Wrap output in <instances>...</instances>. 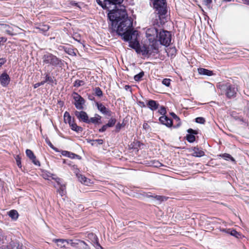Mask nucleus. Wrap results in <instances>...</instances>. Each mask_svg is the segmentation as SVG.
<instances>
[{"instance_id":"1","label":"nucleus","mask_w":249,"mask_h":249,"mask_svg":"<svg viewBox=\"0 0 249 249\" xmlns=\"http://www.w3.org/2000/svg\"><path fill=\"white\" fill-rule=\"evenodd\" d=\"M108 18L110 23H109L113 30H115L118 34L123 36L125 41H129L135 36L136 31L132 27V20L129 18L126 10L123 9L110 10L108 14Z\"/></svg>"},{"instance_id":"2","label":"nucleus","mask_w":249,"mask_h":249,"mask_svg":"<svg viewBox=\"0 0 249 249\" xmlns=\"http://www.w3.org/2000/svg\"><path fill=\"white\" fill-rule=\"evenodd\" d=\"M159 33L158 29L155 27L147 28L145 31L146 37L150 42L153 43L151 47L155 51L159 49L158 46L156 45Z\"/></svg>"},{"instance_id":"3","label":"nucleus","mask_w":249,"mask_h":249,"mask_svg":"<svg viewBox=\"0 0 249 249\" xmlns=\"http://www.w3.org/2000/svg\"><path fill=\"white\" fill-rule=\"evenodd\" d=\"M44 64H49L53 67H61L62 60L52 53H48L42 57Z\"/></svg>"},{"instance_id":"4","label":"nucleus","mask_w":249,"mask_h":249,"mask_svg":"<svg viewBox=\"0 0 249 249\" xmlns=\"http://www.w3.org/2000/svg\"><path fill=\"white\" fill-rule=\"evenodd\" d=\"M157 41L160 42L161 45L167 47L170 45L171 42V35L168 31H160L158 35Z\"/></svg>"},{"instance_id":"5","label":"nucleus","mask_w":249,"mask_h":249,"mask_svg":"<svg viewBox=\"0 0 249 249\" xmlns=\"http://www.w3.org/2000/svg\"><path fill=\"white\" fill-rule=\"evenodd\" d=\"M153 4L160 16H163L166 14V4L165 0H154Z\"/></svg>"},{"instance_id":"6","label":"nucleus","mask_w":249,"mask_h":249,"mask_svg":"<svg viewBox=\"0 0 249 249\" xmlns=\"http://www.w3.org/2000/svg\"><path fill=\"white\" fill-rule=\"evenodd\" d=\"M221 89L225 91V94L228 98L234 97L236 94V89L234 86L229 83L223 84L220 85Z\"/></svg>"},{"instance_id":"7","label":"nucleus","mask_w":249,"mask_h":249,"mask_svg":"<svg viewBox=\"0 0 249 249\" xmlns=\"http://www.w3.org/2000/svg\"><path fill=\"white\" fill-rule=\"evenodd\" d=\"M72 96L74 100L73 103L75 107L79 110H83L84 109V105L85 103L84 99L77 93L74 92Z\"/></svg>"},{"instance_id":"8","label":"nucleus","mask_w":249,"mask_h":249,"mask_svg":"<svg viewBox=\"0 0 249 249\" xmlns=\"http://www.w3.org/2000/svg\"><path fill=\"white\" fill-rule=\"evenodd\" d=\"M81 240L79 239H59L58 240V242H62V243H64L66 242L68 244H70L72 247L80 249V246L81 244Z\"/></svg>"},{"instance_id":"9","label":"nucleus","mask_w":249,"mask_h":249,"mask_svg":"<svg viewBox=\"0 0 249 249\" xmlns=\"http://www.w3.org/2000/svg\"><path fill=\"white\" fill-rule=\"evenodd\" d=\"M74 114L79 121H82L87 124H89V118L86 112L83 111H75Z\"/></svg>"},{"instance_id":"10","label":"nucleus","mask_w":249,"mask_h":249,"mask_svg":"<svg viewBox=\"0 0 249 249\" xmlns=\"http://www.w3.org/2000/svg\"><path fill=\"white\" fill-rule=\"evenodd\" d=\"M95 105L97 109L102 114L108 116H110L111 115V111L103 105V104L97 102L95 103Z\"/></svg>"},{"instance_id":"11","label":"nucleus","mask_w":249,"mask_h":249,"mask_svg":"<svg viewBox=\"0 0 249 249\" xmlns=\"http://www.w3.org/2000/svg\"><path fill=\"white\" fill-rule=\"evenodd\" d=\"M0 82L2 87H5L9 85L10 78L6 72H3L0 75Z\"/></svg>"},{"instance_id":"12","label":"nucleus","mask_w":249,"mask_h":249,"mask_svg":"<svg viewBox=\"0 0 249 249\" xmlns=\"http://www.w3.org/2000/svg\"><path fill=\"white\" fill-rule=\"evenodd\" d=\"M87 237L89 239L91 240V243L93 245H96L97 247L96 248L97 249H104L99 244L97 237L95 234L89 233L88 234Z\"/></svg>"},{"instance_id":"13","label":"nucleus","mask_w":249,"mask_h":249,"mask_svg":"<svg viewBox=\"0 0 249 249\" xmlns=\"http://www.w3.org/2000/svg\"><path fill=\"white\" fill-rule=\"evenodd\" d=\"M138 33L137 32L135 33V36H133L132 38L129 41V46L134 49H135L136 51L138 50L139 47H140V44L139 41L137 40V37Z\"/></svg>"},{"instance_id":"14","label":"nucleus","mask_w":249,"mask_h":249,"mask_svg":"<svg viewBox=\"0 0 249 249\" xmlns=\"http://www.w3.org/2000/svg\"><path fill=\"white\" fill-rule=\"evenodd\" d=\"M136 52L138 53H141L143 56H149L152 53V52L150 51L149 47L143 45L139 47L138 50H136Z\"/></svg>"},{"instance_id":"15","label":"nucleus","mask_w":249,"mask_h":249,"mask_svg":"<svg viewBox=\"0 0 249 249\" xmlns=\"http://www.w3.org/2000/svg\"><path fill=\"white\" fill-rule=\"evenodd\" d=\"M26 154L27 156L32 160V161L33 162V163L37 166H40V162L39 161L36 160V157L32 152L30 149H27L26 150Z\"/></svg>"},{"instance_id":"16","label":"nucleus","mask_w":249,"mask_h":249,"mask_svg":"<svg viewBox=\"0 0 249 249\" xmlns=\"http://www.w3.org/2000/svg\"><path fill=\"white\" fill-rule=\"evenodd\" d=\"M76 176L78 179V180L86 185H89L91 183L90 180L87 178L85 176L80 174L79 173L76 172Z\"/></svg>"},{"instance_id":"17","label":"nucleus","mask_w":249,"mask_h":249,"mask_svg":"<svg viewBox=\"0 0 249 249\" xmlns=\"http://www.w3.org/2000/svg\"><path fill=\"white\" fill-rule=\"evenodd\" d=\"M159 121L162 124L167 127H171L173 124L172 120L168 118L166 116H162L160 117Z\"/></svg>"},{"instance_id":"18","label":"nucleus","mask_w":249,"mask_h":249,"mask_svg":"<svg viewBox=\"0 0 249 249\" xmlns=\"http://www.w3.org/2000/svg\"><path fill=\"white\" fill-rule=\"evenodd\" d=\"M187 132L190 134L187 135L186 136L187 140L189 142H193L196 140L195 136L193 134H196V131L191 128H190L187 130Z\"/></svg>"},{"instance_id":"19","label":"nucleus","mask_w":249,"mask_h":249,"mask_svg":"<svg viewBox=\"0 0 249 249\" xmlns=\"http://www.w3.org/2000/svg\"><path fill=\"white\" fill-rule=\"evenodd\" d=\"M147 106L150 110L155 111L159 108L160 105L155 100H149L147 103Z\"/></svg>"},{"instance_id":"20","label":"nucleus","mask_w":249,"mask_h":249,"mask_svg":"<svg viewBox=\"0 0 249 249\" xmlns=\"http://www.w3.org/2000/svg\"><path fill=\"white\" fill-rule=\"evenodd\" d=\"M192 151H193L192 155L196 157H201L205 155L204 152L197 147H194Z\"/></svg>"},{"instance_id":"21","label":"nucleus","mask_w":249,"mask_h":249,"mask_svg":"<svg viewBox=\"0 0 249 249\" xmlns=\"http://www.w3.org/2000/svg\"><path fill=\"white\" fill-rule=\"evenodd\" d=\"M44 75H45V80L43 81L44 82V84L48 83L51 85H53V83H54L55 85L56 84V80L54 79L53 77L51 76L49 73H45Z\"/></svg>"},{"instance_id":"22","label":"nucleus","mask_w":249,"mask_h":249,"mask_svg":"<svg viewBox=\"0 0 249 249\" xmlns=\"http://www.w3.org/2000/svg\"><path fill=\"white\" fill-rule=\"evenodd\" d=\"M197 71L200 75L212 76L213 74V71L202 68H198Z\"/></svg>"},{"instance_id":"23","label":"nucleus","mask_w":249,"mask_h":249,"mask_svg":"<svg viewBox=\"0 0 249 249\" xmlns=\"http://www.w3.org/2000/svg\"><path fill=\"white\" fill-rule=\"evenodd\" d=\"M102 117L98 114H95L94 117L89 119V124L91 123L94 124H101V119Z\"/></svg>"},{"instance_id":"24","label":"nucleus","mask_w":249,"mask_h":249,"mask_svg":"<svg viewBox=\"0 0 249 249\" xmlns=\"http://www.w3.org/2000/svg\"><path fill=\"white\" fill-rule=\"evenodd\" d=\"M2 29L4 30V31L10 36H14L15 34L13 33V29L12 27H10L7 24H2L1 25Z\"/></svg>"},{"instance_id":"25","label":"nucleus","mask_w":249,"mask_h":249,"mask_svg":"<svg viewBox=\"0 0 249 249\" xmlns=\"http://www.w3.org/2000/svg\"><path fill=\"white\" fill-rule=\"evenodd\" d=\"M222 231H225L229 234H230L231 235H232L236 237H238V236L240 235L239 233L237 231H236L234 230H232V229H229L227 230L224 229L222 230Z\"/></svg>"},{"instance_id":"26","label":"nucleus","mask_w":249,"mask_h":249,"mask_svg":"<svg viewBox=\"0 0 249 249\" xmlns=\"http://www.w3.org/2000/svg\"><path fill=\"white\" fill-rule=\"evenodd\" d=\"M64 152L66 153V154H65L66 156H67L68 157L71 159H77L80 160L81 159V157L79 155H78L74 153L68 151H64Z\"/></svg>"},{"instance_id":"27","label":"nucleus","mask_w":249,"mask_h":249,"mask_svg":"<svg viewBox=\"0 0 249 249\" xmlns=\"http://www.w3.org/2000/svg\"><path fill=\"white\" fill-rule=\"evenodd\" d=\"M9 216L13 219L16 220L18 218V214L16 210H13L9 212Z\"/></svg>"},{"instance_id":"28","label":"nucleus","mask_w":249,"mask_h":249,"mask_svg":"<svg viewBox=\"0 0 249 249\" xmlns=\"http://www.w3.org/2000/svg\"><path fill=\"white\" fill-rule=\"evenodd\" d=\"M124 0H106V3L108 4H113V5H120L121 4Z\"/></svg>"},{"instance_id":"29","label":"nucleus","mask_w":249,"mask_h":249,"mask_svg":"<svg viewBox=\"0 0 249 249\" xmlns=\"http://www.w3.org/2000/svg\"><path fill=\"white\" fill-rule=\"evenodd\" d=\"M50 27L48 25H41L39 27H37L40 32L42 33H45L49 30Z\"/></svg>"},{"instance_id":"30","label":"nucleus","mask_w":249,"mask_h":249,"mask_svg":"<svg viewBox=\"0 0 249 249\" xmlns=\"http://www.w3.org/2000/svg\"><path fill=\"white\" fill-rule=\"evenodd\" d=\"M71 129L76 132H81L83 131V128L82 127L78 126L77 124L75 123V124H73V125L71 127Z\"/></svg>"},{"instance_id":"31","label":"nucleus","mask_w":249,"mask_h":249,"mask_svg":"<svg viewBox=\"0 0 249 249\" xmlns=\"http://www.w3.org/2000/svg\"><path fill=\"white\" fill-rule=\"evenodd\" d=\"M66 186L65 185H60L59 189H58V192L61 196H63L66 193Z\"/></svg>"},{"instance_id":"32","label":"nucleus","mask_w":249,"mask_h":249,"mask_svg":"<svg viewBox=\"0 0 249 249\" xmlns=\"http://www.w3.org/2000/svg\"><path fill=\"white\" fill-rule=\"evenodd\" d=\"M171 115L172 116V117L177 121V122H178V124H177V126H175V127H177L180 126L181 123L179 118L174 112H171L170 113Z\"/></svg>"},{"instance_id":"33","label":"nucleus","mask_w":249,"mask_h":249,"mask_svg":"<svg viewBox=\"0 0 249 249\" xmlns=\"http://www.w3.org/2000/svg\"><path fill=\"white\" fill-rule=\"evenodd\" d=\"M221 157L226 160H231L232 161H235L234 158L229 154L225 153L221 155Z\"/></svg>"},{"instance_id":"34","label":"nucleus","mask_w":249,"mask_h":249,"mask_svg":"<svg viewBox=\"0 0 249 249\" xmlns=\"http://www.w3.org/2000/svg\"><path fill=\"white\" fill-rule=\"evenodd\" d=\"M85 84V82L83 80H76L73 83V86L76 88H78L81 86H83Z\"/></svg>"},{"instance_id":"35","label":"nucleus","mask_w":249,"mask_h":249,"mask_svg":"<svg viewBox=\"0 0 249 249\" xmlns=\"http://www.w3.org/2000/svg\"><path fill=\"white\" fill-rule=\"evenodd\" d=\"M116 123V120L115 118H111L109 120L107 124L109 127H112Z\"/></svg>"},{"instance_id":"36","label":"nucleus","mask_w":249,"mask_h":249,"mask_svg":"<svg viewBox=\"0 0 249 249\" xmlns=\"http://www.w3.org/2000/svg\"><path fill=\"white\" fill-rule=\"evenodd\" d=\"M80 249H90L89 245L85 241L81 240Z\"/></svg>"},{"instance_id":"37","label":"nucleus","mask_w":249,"mask_h":249,"mask_svg":"<svg viewBox=\"0 0 249 249\" xmlns=\"http://www.w3.org/2000/svg\"><path fill=\"white\" fill-rule=\"evenodd\" d=\"M95 95L98 97H101L103 95V92L99 87L95 88L94 89Z\"/></svg>"},{"instance_id":"38","label":"nucleus","mask_w":249,"mask_h":249,"mask_svg":"<svg viewBox=\"0 0 249 249\" xmlns=\"http://www.w3.org/2000/svg\"><path fill=\"white\" fill-rule=\"evenodd\" d=\"M143 75H144V72L141 71L138 74H136V75L134 76V80L136 81H140L142 79V77L143 76Z\"/></svg>"},{"instance_id":"39","label":"nucleus","mask_w":249,"mask_h":249,"mask_svg":"<svg viewBox=\"0 0 249 249\" xmlns=\"http://www.w3.org/2000/svg\"><path fill=\"white\" fill-rule=\"evenodd\" d=\"M97 3L101 6L103 9H107V3H106V0H105L104 2H103L101 0H96Z\"/></svg>"},{"instance_id":"40","label":"nucleus","mask_w":249,"mask_h":249,"mask_svg":"<svg viewBox=\"0 0 249 249\" xmlns=\"http://www.w3.org/2000/svg\"><path fill=\"white\" fill-rule=\"evenodd\" d=\"M64 120L66 122H69L71 119H72L70 115V113L67 111H66L64 115Z\"/></svg>"},{"instance_id":"41","label":"nucleus","mask_w":249,"mask_h":249,"mask_svg":"<svg viewBox=\"0 0 249 249\" xmlns=\"http://www.w3.org/2000/svg\"><path fill=\"white\" fill-rule=\"evenodd\" d=\"M154 198L157 199V200L160 201V202L163 201L164 200H166V198L165 196H158L156 195L154 196H153Z\"/></svg>"},{"instance_id":"42","label":"nucleus","mask_w":249,"mask_h":249,"mask_svg":"<svg viewBox=\"0 0 249 249\" xmlns=\"http://www.w3.org/2000/svg\"><path fill=\"white\" fill-rule=\"evenodd\" d=\"M170 81H171V80L170 79H167V78H165L164 79H163L162 81V83L167 86V87H169L170 85Z\"/></svg>"},{"instance_id":"43","label":"nucleus","mask_w":249,"mask_h":249,"mask_svg":"<svg viewBox=\"0 0 249 249\" xmlns=\"http://www.w3.org/2000/svg\"><path fill=\"white\" fill-rule=\"evenodd\" d=\"M196 122L197 123L203 124L205 122V120L203 117H197L196 119Z\"/></svg>"},{"instance_id":"44","label":"nucleus","mask_w":249,"mask_h":249,"mask_svg":"<svg viewBox=\"0 0 249 249\" xmlns=\"http://www.w3.org/2000/svg\"><path fill=\"white\" fill-rule=\"evenodd\" d=\"M65 51L66 52V53H68L69 54H70V55H72V54L75 55L76 54L74 52L73 50L71 48H68V49L66 48L65 49Z\"/></svg>"},{"instance_id":"45","label":"nucleus","mask_w":249,"mask_h":249,"mask_svg":"<svg viewBox=\"0 0 249 249\" xmlns=\"http://www.w3.org/2000/svg\"><path fill=\"white\" fill-rule=\"evenodd\" d=\"M54 175L50 173H44L43 174V177L45 178V179H48L49 178H52V177H53Z\"/></svg>"},{"instance_id":"46","label":"nucleus","mask_w":249,"mask_h":249,"mask_svg":"<svg viewBox=\"0 0 249 249\" xmlns=\"http://www.w3.org/2000/svg\"><path fill=\"white\" fill-rule=\"evenodd\" d=\"M158 111L161 115H165L166 113L165 108L163 106L160 107Z\"/></svg>"},{"instance_id":"47","label":"nucleus","mask_w":249,"mask_h":249,"mask_svg":"<svg viewBox=\"0 0 249 249\" xmlns=\"http://www.w3.org/2000/svg\"><path fill=\"white\" fill-rule=\"evenodd\" d=\"M16 160L17 164V165L18 166V167H19V168H21V161H20V158L19 156H17L16 157Z\"/></svg>"},{"instance_id":"48","label":"nucleus","mask_w":249,"mask_h":249,"mask_svg":"<svg viewBox=\"0 0 249 249\" xmlns=\"http://www.w3.org/2000/svg\"><path fill=\"white\" fill-rule=\"evenodd\" d=\"M109 127L107 125V124L104 125L101 128L99 129V131L100 132H104Z\"/></svg>"},{"instance_id":"49","label":"nucleus","mask_w":249,"mask_h":249,"mask_svg":"<svg viewBox=\"0 0 249 249\" xmlns=\"http://www.w3.org/2000/svg\"><path fill=\"white\" fill-rule=\"evenodd\" d=\"M153 166L156 167H160L163 166V165L159 161H154L153 162Z\"/></svg>"},{"instance_id":"50","label":"nucleus","mask_w":249,"mask_h":249,"mask_svg":"<svg viewBox=\"0 0 249 249\" xmlns=\"http://www.w3.org/2000/svg\"><path fill=\"white\" fill-rule=\"evenodd\" d=\"M45 142L51 148H52L53 149H55L53 144L52 143V142L50 141V140L48 139H46Z\"/></svg>"},{"instance_id":"51","label":"nucleus","mask_w":249,"mask_h":249,"mask_svg":"<svg viewBox=\"0 0 249 249\" xmlns=\"http://www.w3.org/2000/svg\"><path fill=\"white\" fill-rule=\"evenodd\" d=\"M122 124L118 123L116 125V131L118 132L120 131L122 127Z\"/></svg>"},{"instance_id":"52","label":"nucleus","mask_w":249,"mask_h":249,"mask_svg":"<svg viewBox=\"0 0 249 249\" xmlns=\"http://www.w3.org/2000/svg\"><path fill=\"white\" fill-rule=\"evenodd\" d=\"M44 84V82H43V81H42L41 82H39V83H37L36 84H35L34 85V88L35 89H36L37 88H38V87L40 86H42V85H43Z\"/></svg>"},{"instance_id":"53","label":"nucleus","mask_w":249,"mask_h":249,"mask_svg":"<svg viewBox=\"0 0 249 249\" xmlns=\"http://www.w3.org/2000/svg\"><path fill=\"white\" fill-rule=\"evenodd\" d=\"M7 41V38L4 37H0V46L3 45V43Z\"/></svg>"},{"instance_id":"54","label":"nucleus","mask_w":249,"mask_h":249,"mask_svg":"<svg viewBox=\"0 0 249 249\" xmlns=\"http://www.w3.org/2000/svg\"><path fill=\"white\" fill-rule=\"evenodd\" d=\"M72 170L74 171V173L76 174V172L79 173V170L77 168V167L76 165L73 164L72 166Z\"/></svg>"},{"instance_id":"55","label":"nucleus","mask_w":249,"mask_h":249,"mask_svg":"<svg viewBox=\"0 0 249 249\" xmlns=\"http://www.w3.org/2000/svg\"><path fill=\"white\" fill-rule=\"evenodd\" d=\"M52 179H54L56 182L60 186V185H62L61 184V179L59 178H54L52 177Z\"/></svg>"},{"instance_id":"56","label":"nucleus","mask_w":249,"mask_h":249,"mask_svg":"<svg viewBox=\"0 0 249 249\" xmlns=\"http://www.w3.org/2000/svg\"><path fill=\"white\" fill-rule=\"evenodd\" d=\"M6 62L5 58H0V68Z\"/></svg>"},{"instance_id":"57","label":"nucleus","mask_w":249,"mask_h":249,"mask_svg":"<svg viewBox=\"0 0 249 249\" xmlns=\"http://www.w3.org/2000/svg\"><path fill=\"white\" fill-rule=\"evenodd\" d=\"M203 1L207 6H210L212 3V0H203Z\"/></svg>"},{"instance_id":"58","label":"nucleus","mask_w":249,"mask_h":249,"mask_svg":"<svg viewBox=\"0 0 249 249\" xmlns=\"http://www.w3.org/2000/svg\"><path fill=\"white\" fill-rule=\"evenodd\" d=\"M94 142H97L99 144H102L103 143V140L102 139H97L93 140Z\"/></svg>"},{"instance_id":"59","label":"nucleus","mask_w":249,"mask_h":249,"mask_svg":"<svg viewBox=\"0 0 249 249\" xmlns=\"http://www.w3.org/2000/svg\"><path fill=\"white\" fill-rule=\"evenodd\" d=\"M68 123H69L70 127L72 126L73 124H75V123H74V118L71 119V120H70L69 121Z\"/></svg>"},{"instance_id":"60","label":"nucleus","mask_w":249,"mask_h":249,"mask_svg":"<svg viewBox=\"0 0 249 249\" xmlns=\"http://www.w3.org/2000/svg\"><path fill=\"white\" fill-rule=\"evenodd\" d=\"M63 163H66V164H68V165L71 166V167L73 165L72 162L71 161H67V160H64L63 161Z\"/></svg>"},{"instance_id":"61","label":"nucleus","mask_w":249,"mask_h":249,"mask_svg":"<svg viewBox=\"0 0 249 249\" xmlns=\"http://www.w3.org/2000/svg\"><path fill=\"white\" fill-rule=\"evenodd\" d=\"M149 127V125L147 123H144L143 124V128L144 129H147Z\"/></svg>"},{"instance_id":"62","label":"nucleus","mask_w":249,"mask_h":249,"mask_svg":"<svg viewBox=\"0 0 249 249\" xmlns=\"http://www.w3.org/2000/svg\"><path fill=\"white\" fill-rule=\"evenodd\" d=\"M124 89H125L126 90H129L131 91V87L129 85H125L124 86Z\"/></svg>"},{"instance_id":"63","label":"nucleus","mask_w":249,"mask_h":249,"mask_svg":"<svg viewBox=\"0 0 249 249\" xmlns=\"http://www.w3.org/2000/svg\"><path fill=\"white\" fill-rule=\"evenodd\" d=\"M88 98L89 100H91V101L93 100L94 99V97H93V96L90 95H89L88 96Z\"/></svg>"},{"instance_id":"64","label":"nucleus","mask_w":249,"mask_h":249,"mask_svg":"<svg viewBox=\"0 0 249 249\" xmlns=\"http://www.w3.org/2000/svg\"><path fill=\"white\" fill-rule=\"evenodd\" d=\"M58 239L56 240V242L57 243V245H58V246H60L61 247H64V245H63V243H62V242H59V243H58Z\"/></svg>"}]
</instances>
